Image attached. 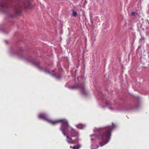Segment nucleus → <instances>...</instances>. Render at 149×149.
I'll use <instances>...</instances> for the list:
<instances>
[{"label": "nucleus", "instance_id": "obj_10", "mask_svg": "<svg viewBox=\"0 0 149 149\" xmlns=\"http://www.w3.org/2000/svg\"><path fill=\"white\" fill-rule=\"evenodd\" d=\"M6 1L8 2L11 3L12 1V0H6Z\"/></svg>", "mask_w": 149, "mask_h": 149}, {"label": "nucleus", "instance_id": "obj_1", "mask_svg": "<svg viewBox=\"0 0 149 149\" xmlns=\"http://www.w3.org/2000/svg\"><path fill=\"white\" fill-rule=\"evenodd\" d=\"M38 117L48 121L53 125L61 123L62 125L61 130L65 136L68 139L66 140L69 143H74L78 140L79 134L75 130L71 127L68 124V122L65 119H60L56 120H51L48 119L44 114L41 113L39 115Z\"/></svg>", "mask_w": 149, "mask_h": 149}, {"label": "nucleus", "instance_id": "obj_2", "mask_svg": "<svg viewBox=\"0 0 149 149\" xmlns=\"http://www.w3.org/2000/svg\"><path fill=\"white\" fill-rule=\"evenodd\" d=\"M114 126H109L106 127L103 133H99L97 134V137L99 141V144L100 147L107 144L109 141L111 132Z\"/></svg>", "mask_w": 149, "mask_h": 149}, {"label": "nucleus", "instance_id": "obj_6", "mask_svg": "<svg viewBox=\"0 0 149 149\" xmlns=\"http://www.w3.org/2000/svg\"><path fill=\"white\" fill-rule=\"evenodd\" d=\"M80 147V146H74L72 147L71 146H70V148H72L73 149H79Z\"/></svg>", "mask_w": 149, "mask_h": 149}, {"label": "nucleus", "instance_id": "obj_11", "mask_svg": "<svg viewBox=\"0 0 149 149\" xmlns=\"http://www.w3.org/2000/svg\"><path fill=\"white\" fill-rule=\"evenodd\" d=\"M26 2L29 4V2H30V1H29V0H26Z\"/></svg>", "mask_w": 149, "mask_h": 149}, {"label": "nucleus", "instance_id": "obj_13", "mask_svg": "<svg viewBox=\"0 0 149 149\" xmlns=\"http://www.w3.org/2000/svg\"><path fill=\"white\" fill-rule=\"evenodd\" d=\"M98 147H98H98H97V148H98Z\"/></svg>", "mask_w": 149, "mask_h": 149}, {"label": "nucleus", "instance_id": "obj_12", "mask_svg": "<svg viewBox=\"0 0 149 149\" xmlns=\"http://www.w3.org/2000/svg\"><path fill=\"white\" fill-rule=\"evenodd\" d=\"M25 3L26 2H24V6H25Z\"/></svg>", "mask_w": 149, "mask_h": 149}, {"label": "nucleus", "instance_id": "obj_4", "mask_svg": "<svg viewBox=\"0 0 149 149\" xmlns=\"http://www.w3.org/2000/svg\"><path fill=\"white\" fill-rule=\"evenodd\" d=\"M21 8L22 6L19 4L17 5L15 7L14 9L16 14L19 15L20 14Z\"/></svg>", "mask_w": 149, "mask_h": 149}, {"label": "nucleus", "instance_id": "obj_3", "mask_svg": "<svg viewBox=\"0 0 149 149\" xmlns=\"http://www.w3.org/2000/svg\"><path fill=\"white\" fill-rule=\"evenodd\" d=\"M71 88L72 89L75 88L79 89L84 95H86L87 94V93L85 90L84 85V84H80L77 86H72Z\"/></svg>", "mask_w": 149, "mask_h": 149}, {"label": "nucleus", "instance_id": "obj_9", "mask_svg": "<svg viewBox=\"0 0 149 149\" xmlns=\"http://www.w3.org/2000/svg\"><path fill=\"white\" fill-rule=\"evenodd\" d=\"M72 15L74 16H76L77 15V13L76 11H73L72 13Z\"/></svg>", "mask_w": 149, "mask_h": 149}, {"label": "nucleus", "instance_id": "obj_5", "mask_svg": "<svg viewBox=\"0 0 149 149\" xmlns=\"http://www.w3.org/2000/svg\"><path fill=\"white\" fill-rule=\"evenodd\" d=\"M0 7L2 8H4L5 7H10L8 3H6L3 2H0Z\"/></svg>", "mask_w": 149, "mask_h": 149}, {"label": "nucleus", "instance_id": "obj_7", "mask_svg": "<svg viewBox=\"0 0 149 149\" xmlns=\"http://www.w3.org/2000/svg\"><path fill=\"white\" fill-rule=\"evenodd\" d=\"M138 15V13L135 12H132L131 13L132 16H135L136 15Z\"/></svg>", "mask_w": 149, "mask_h": 149}, {"label": "nucleus", "instance_id": "obj_8", "mask_svg": "<svg viewBox=\"0 0 149 149\" xmlns=\"http://www.w3.org/2000/svg\"><path fill=\"white\" fill-rule=\"evenodd\" d=\"M35 65L37 66V67H38L39 69H40V62H38L35 63Z\"/></svg>", "mask_w": 149, "mask_h": 149}]
</instances>
